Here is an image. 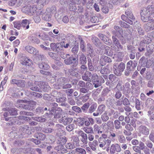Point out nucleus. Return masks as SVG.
I'll return each instance as SVG.
<instances>
[{
	"instance_id": "nucleus-38",
	"label": "nucleus",
	"mask_w": 154,
	"mask_h": 154,
	"mask_svg": "<svg viewBox=\"0 0 154 154\" xmlns=\"http://www.w3.org/2000/svg\"><path fill=\"white\" fill-rule=\"evenodd\" d=\"M72 119L71 118H66L65 117H63L60 120V122L62 123L65 125H66V121L68 122L69 123L71 122Z\"/></svg>"
},
{
	"instance_id": "nucleus-10",
	"label": "nucleus",
	"mask_w": 154,
	"mask_h": 154,
	"mask_svg": "<svg viewBox=\"0 0 154 154\" xmlns=\"http://www.w3.org/2000/svg\"><path fill=\"white\" fill-rule=\"evenodd\" d=\"M20 63L23 65L29 66L32 64V61L26 57H21Z\"/></svg>"
},
{
	"instance_id": "nucleus-40",
	"label": "nucleus",
	"mask_w": 154,
	"mask_h": 154,
	"mask_svg": "<svg viewBox=\"0 0 154 154\" xmlns=\"http://www.w3.org/2000/svg\"><path fill=\"white\" fill-rule=\"evenodd\" d=\"M56 101L57 103H63L66 101L67 99L65 95L63 94V96L58 98H56Z\"/></svg>"
},
{
	"instance_id": "nucleus-12",
	"label": "nucleus",
	"mask_w": 154,
	"mask_h": 154,
	"mask_svg": "<svg viewBox=\"0 0 154 154\" xmlns=\"http://www.w3.org/2000/svg\"><path fill=\"white\" fill-rule=\"evenodd\" d=\"M25 48L26 51L31 54L36 55L38 53V50L31 46L27 45Z\"/></svg>"
},
{
	"instance_id": "nucleus-64",
	"label": "nucleus",
	"mask_w": 154,
	"mask_h": 154,
	"mask_svg": "<svg viewBox=\"0 0 154 154\" xmlns=\"http://www.w3.org/2000/svg\"><path fill=\"white\" fill-rule=\"evenodd\" d=\"M127 49L129 52H131L136 51L135 48L133 46L131 45H127Z\"/></svg>"
},
{
	"instance_id": "nucleus-21",
	"label": "nucleus",
	"mask_w": 154,
	"mask_h": 154,
	"mask_svg": "<svg viewBox=\"0 0 154 154\" xmlns=\"http://www.w3.org/2000/svg\"><path fill=\"white\" fill-rule=\"evenodd\" d=\"M146 9L151 17V18L154 17V6H148L147 8H146Z\"/></svg>"
},
{
	"instance_id": "nucleus-3",
	"label": "nucleus",
	"mask_w": 154,
	"mask_h": 154,
	"mask_svg": "<svg viewBox=\"0 0 154 154\" xmlns=\"http://www.w3.org/2000/svg\"><path fill=\"white\" fill-rule=\"evenodd\" d=\"M146 8H143L140 13L141 19L143 22H147L152 19L151 17L147 12Z\"/></svg>"
},
{
	"instance_id": "nucleus-47",
	"label": "nucleus",
	"mask_w": 154,
	"mask_h": 154,
	"mask_svg": "<svg viewBox=\"0 0 154 154\" xmlns=\"http://www.w3.org/2000/svg\"><path fill=\"white\" fill-rule=\"evenodd\" d=\"M36 115H40L44 113L43 109V107H38L36 108L35 112Z\"/></svg>"
},
{
	"instance_id": "nucleus-28",
	"label": "nucleus",
	"mask_w": 154,
	"mask_h": 154,
	"mask_svg": "<svg viewBox=\"0 0 154 154\" xmlns=\"http://www.w3.org/2000/svg\"><path fill=\"white\" fill-rule=\"evenodd\" d=\"M36 57L34 58V61L35 63H38H38H41V61H42L44 60V56L43 55L38 54V53L35 55Z\"/></svg>"
},
{
	"instance_id": "nucleus-46",
	"label": "nucleus",
	"mask_w": 154,
	"mask_h": 154,
	"mask_svg": "<svg viewBox=\"0 0 154 154\" xmlns=\"http://www.w3.org/2000/svg\"><path fill=\"white\" fill-rule=\"evenodd\" d=\"M116 101V100L114 99L109 98L106 100V103L107 105L111 106L112 108Z\"/></svg>"
},
{
	"instance_id": "nucleus-36",
	"label": "nucleus",
	"mask_w": 154,
	"mask_h": 154,
	"mask_svg": "<svg viewBox=\"0 0 154 154\" xmlns=\"http://www.w3.org/2000/svg\"><path fill=\"white\" fill-rule=\"evenodd\" d=\"M109 77V80L112 84L116 82L118 80V78L113 74H110Z\"/></svg>"
},
{
	"instance_id": "nucleus-27",
	"label": "nucleus",
	"mask_w": 154,
	"mask_h": 154,
	"mask_svg": "<svg viewBox=\"0 0 154 154\" xmlns=\"http://www.w3.org/2000/svg\"><path fill=\"white\" fill-rule=\"evenodd\" d=\"M79 62L80 64H86L87 60L85 55L82 53L79 57Z\"/></svg>"
},
{
	"instance_id": "nucleus-44",
	"label": "nucleus",
	"mask_w": 154,
	"mask_h": 154,
	"mask_svg": "<svg viewBox=\"0 0 154 154\" xmlns=\"http://www.w3.org/2000/svg\"><path fill=\"white\" fill-rule=\"evenodd\" d=\"M56 47V51L59 52L60 51H62L63 49V44L62 43H57Z\"/></svg>"
},
{
	"instance_id": "nucleus-7",
	"label": "nucleus",
	"mask_w": 154,
	"mask_h": 154,
	"mask_svg": "<svg viewBox=\"0 0 154 154\" xmlns=\"http://www.w3.org/2000/svg\"><path fill=\"white\" fill-rule=\"evenodd\" d=\"M112 62L111 59L109 57L102 55L101 56L100 60V64L102 65H105L107 63H110Z\"/></svg>"
},
{
	"instance_id": "nucleus-56",
	"label": "nucleus",
	"mask_w": 154,
	"mask_h": 154,
	"mask_svg": "<svg viewBox=\"0 0 154 154\" xmlns=\"http://www.w3.org/2000/svg\"><path fill=\"white\" fill-rule=\"evenodd\" d=\"M75 3H70L69 5V9L70 11H75L77 10Z\"/></svg>"
},
{
	"instance_id": "nucleus-63",
	"label": "nucleus",
	"mask_w": 154,
	"mask_h": 154,
	"mask_svg": "<svg viewBox=\"0 0 154 154\" xmlns=\"http://www.w3.org/2000/svg\"><path fill=\"white\" fill-rule=\"evenodd\" d=\"M136 99H137L134 96H131L130 97L129 101L131 106L133 107H134V103H135Z\"/></svg>"
},
{
	"instance_id": "nucleus-31",
	"label": "nucleus",
	"mask_w": 154,
	"mask_h": 154,
	"mask_svg": "<svg viewBox=\"0 0 154 154\" xmlns=\"http://www.w3.org/2000/svg\"><path fill=\"white\" fill-rule=\"evenodd\" d=\"M104 54L108 56H112L113 55V52L110 50V47L106 45H104Z\"/></svg>"
},
{
	"instance_id": "nucleus-41",
	"label": "nucleus",
	"mask_w": 154,
	"mask_h": 154,
	"mask_svg": "<svg viewBox=\"0 0 154 154\" xmlns=\"http://www.w3.org/2000/svg\"><path fill=\"white\" fill-rule=\"evenodd\" d=\"M8 110L11 115L16 116L17 115V111L15 108H8Z\"/></svg>"
},
{
	"instance_id": "nucleus-48",
	"label": "nucleus",
	"mask_w": 154,
	"mask_h": 154,
	"mask_svg": "<svg viewBox=\"0 0 154 154\" xmlns=\"http://www.w3.org/2000/svg\"><path fill=\"white\" fill-rule=\"evenodd\" d=\"M152 41V40L149 38L147 36H145L144 39L140 42V45H142L143 44H149Z\"/></svg>"
},
{
	"instance_id": "nucleus-16",
	"label": "nucleus",
	"mask_w": 154,
	"mask_h": 154,
	"mask_svg": "<svg viewBox=\"0 0 154 154\" xmlns=\"http://www.w3.org/2000/svg\"><path fill=\"white\" fill-rule=\"evenodd\" d=\"M54 111V117L57 119L60 118L63 113L62 109L60 107H56L55 108Z\"/></svg>"
},
{
	"instance_id": "nucleus-11",
	"label": "nucleus",
	"mask_w": 154,
	"mask_h": 154,
	"mask_svg": "<svg viewBox=\"0 0 154 154\" xmlns=\"http://www.w3.org/2000/svg\"><path fill=\"white\" fill-rule=\"evenodd\" d=\"M121 150L120 145L118 144H112L110 148V152L112 154H114L116 151L119 152Z\"/></svg>"
},
{
	"instance_id": "nucleus-33",
	"label": "nucleus",
	"mask_w": 154,
	"mask_h": 154,
	"mask_svg": "<svg viewBox=\"0 0 154 154\" xmlns=\"http://www.w3.org/2000/svg\"><path fill=\"white\" fill-rule=\"evenodd\" d=\"M97 105L96 103H92L91 106L89 107L88 113H91L94 112L97 109Z\"/></svg>"
},
{
	"instance_id": "nucleus-51",
	"label": "nucleus",
	"mask_w": 154,
	"mask_h": 154,
	"mask_svg": "<svg viewBox=\"0 0 154 154\" xmlns=\"http://www.w3.org/2000/svg\"><path fill=\"white\" fill-rule=\"evenodd\" d=\"M79 90L80 93L86 94L89 93H91V92L89 91V89L88 88H85V87L79 88Z\"/></svg>"
},
{
	"instance_id": "nucleus-50",
	"label": "nucleus",
	"mask_w": 154,
	"mask_h": 154,
	"mask_svg": "<svg viewBox=\"0 0 154 154\" xmlns=\"http://www.w3.org/2000/svg\"><path fill=\"white\" fill-rule=\"evenodd\" d=\"M152 65L153 66V69L154 70V58H151L149 60H148L146 66L147 68H149Z\"/></svg>"
},
{
	"instance_id": "nucleus-52",
	"label": "nucleus",
	"mask_w": 154,
	"mask_h": 154,
	"mask_svg": "<svg viewBox=\"0 0 154 154\" xmlns=\"http://www.w3.org/2000/svg\"><path fill=\"white\" fill-rule=\"evenodd\" d=\"M154 77L152 73L150 71H147L146 73L145 78L147 80H152L153 79Z\"/></svg>"
},
{
	"instance_id": "nucleus-59",
	"label": "nucleus",
	"mask_w": 154,
	"mask_h": 154,
	"mask_svg": "<svg viewBox=\"0 0 154 154\" xmlns=\"http://www.w3.org/2000/svg\"><path fill=\"white\" fill-rule=\"evenodd\" d=\"M116 67L118 68L119 69H120L121 71L122 72L124 71L125 69V63L123 62L120 63L118 65L116 64Z\"/></svg>"
},
{
	"instance_id": "nucleus-26",
	"label": "nucleus",
	"mask_w": 154,
	"mask_h": 154,
	"mask_svg": "<svg viewBox=\"0 0 154 154\" xmlns=\"http://www.w3.org/2000/svg\"><path fill=\"white\" fill-rule=\"evenodd\" d=\"M98 144V143L97 140H94L92 142H90L88 143V145L91 149L93 151H95L96 149V146Z\"/></svg>"
},
{
	"instance_id": "nucleus-2",
	"label": "nucleus",
	"mask_w": 154,
	"mask_h": 154,
	"mask_svg": "<svg viewBox=\"0 0 154 154\" xmlns=\"http://www.w3.org/2000/svg\"><path fill=\"white\" fill-rule=\"evenodd\" d=\"M65 63L67 65H70L73 67H76L79 64V60L78 58H76L72 56L67 57L64 59Z\"/></svg>"
},
{
	"instance_id": "nucleus-18",
	"label": "nucleus",
	"mask_w": 154,
	"mask_h": 154,
	"mask_svg": "<svg viewBox=\"0 0 154 154\" xmlns=\"http://www.w3.org/2000/svg\"><path fill=\"white\" fill-rule=\"evenodd\" d=\"M15 106L17 107H22L24 109L28 110H32L33 109L32 106L30 105L29 103L27 104H24L17 103L15 104Z\"/></svg>"
},
{
	"instance_id": "nucleus-30",
	"label": "nucleus",
	"mask_w": 154,
	"mask_h": 154,
	"mask_svg": "<svg viewBox=\"0 0 154 154\" xmlns=\"http://www.w3.org/2000/svg\"><path fill=\"white\" fill-rule=\"evenodd\" d=\"M30 22L26 19L23 20L21 22V26H22L24 28H25V29H28L29 28V24Z\"/></svg>"
},
{
	"instance_id": "nucleus-34",
	"label": "nucleus",
	"mask_w": 154,
	"mask_h": 154,
	"mask_svg": "<svg viewBox=\"0 0 154 154\" xmlns=\"http://www.w3.org/2000/svg\"><path fill=\"white\" fill-rule=\"evenodd\" d=\"M116 64L114 65L113 66V72L114 74L117 76H120L122 75V72L120 69L116 67Z\"/></svg>"
},
{
	"instance_id": "nucleus-61",
	"label": "nucleus",
	"mask_w": 154,
	"mask_h": 154,
	"mask_svg": "<svg viewBox=\"0 0 154 154\" xmlns=\"http://www.w3.org/2000/svg\"><path fill=\"white\" fill-rule=\"evenodd\" d=\"M123 105L125 106H128L130 105L129 100L127 98L125 97L122 98Z\"/></svg>"
},
{
	"instance_id": "nucleus-1",
	"label": "nucleus",
	"mask_w": 154,
	"mask_h": 154,
	"mask_svg": "<svg viewBox=\"0 0 154 154\" xmlns=\"http://www.w3.org/2000/svg\"><path fill=\"white\" fill-rule=\"evenodd\" d=\"M69 82L67 78L62 77L57 79L56 84L53 86L54 88L56 89L61 88L66 89L71 88L72 86Z\"/></svg>"
},
{
	"instance_id": "nucleus-9",
	"label": "nucleus",
	"mask_w": 154,
	"mask_h": 154,
	"mask_svg": "<svg viewBox=\"0 0 154 154\" xmlns=\"http://www.w3.org/2000/svg\"><path fill=\"white\" fill-rule=\"evenodd\" d=\"M137 65V61L130 60L127 63L126 67L134 71Z\"/></svg>"
},
{
	"instance_id": "nucleus-24",
	"label": "nucleus",
	"mask_w": 154,
	"mask_h": 154,
	"mask_svg": "<svg viewBox=\"0 0 154 154\" xmlns=\"http://www.w3.org/2000/svg\"><path fill=\"white\" fill-rule=\"evenodd\" d=\"M112 33L114 35L112 37V42L115 45L117 43L119 42V41L116 38V37L119 38V37L118 35V32L114 31L112 32Z\"/></svg>"
},
{
	"instance_id": "nucleus-58",
	"label": "nucleus",
	"mask_w": 154,
	"mask_h": 154,
	"mask_svg": "<svg viewBox=\"0 0 154 154\" xmlns=\"http://www.w3.org/2000/svg\"><path fill=\"white\" fill-rule=\"evenodd\" d=\"M69 72L70 75L72 76H75L76 78H79L80 77V75L79 74L73 70H70Z\"/></svg>"
},
{
	"instance_id": "nucleus-45",
	"label": "nucleus",
	"mask_w": 154,
	"mask_h": 154,
	"mask_svg": "<svg viewBox=\"0 0 154 154\" xmlns=\"http://www.w3.org/2000/svg\"><path fill=\"white\" fill-rule=\"evenodd\" d=\"M106 106L104 104H101L99 105L97 108V111L101 114L105 109Z\"/></svg>"
},
{
	"instance_id": "nucleus-5",
	"label": "nucleus",
	"mask_w": 154,
	"mask_h": 154,
	"mask_svg": "<svg viewBox=\"0 0 154 154\" xmlns=\"http://www.w3.org/2000/svg\"><path fill=\"white\" fill-rule=\"evenodd\" d=\"M67 36L70 37L69 39V42L66 45H63V47L65 48H67L69 46L72 47V46L75 44L76 42L75 38L71 34H68L67 35Z\"/></svg>"
},
{
	"instance_id": "nucleus-35",
	"label": "nucleus",
	"mask_w": 154,
	"mask_h": 154,
	"mask_svg": "<svg viewBox=\"0 0 154 154\" xmlns=\"http://www.w3.org/2000/svg\"><path fill=\"white\" fill-rule=\"evenodd\" d=\"M121 19L123 21H125L126 23H128L131 25L133 24V20H130L129 19L128 17H127L125 15H122L121 17Z\"/></svg>"
},
{
	"instance_id": "nucleus-13",
	"label": "nucleus",
	"mask_w": 154,
	"mask_h": 154,
	"mask_svg": "<svg viewBox=\"0 0 154 154\" xmlns=\"http://www.w3.org/2000/svg\"><path fill=\"white\" fill-rule=\"evenodd\" d=\"M11 83L13 84H16L18 87L23 88L25 86L24 81L23 80L13 79L11 82Z\"/></svg>"
},
{
	"instance_id": "nucleus-15",
	"label": "nucleus",
	"mask_w": 154,
	"mask_h": 154,
	"mask_svg": "<svg viewBox=\"0 0 154 154\" xmlns=\"http://www.w3.org/2000/svg\"><path fill=\"white\" fill-rule=\"evenodd\" d=\"M98 78H93L92 79L93 81V85L95 88H97L99 87L97 89V91H100L102 88V87L101 86V85L100 82V81L98 79Z\"/></svg>"
},
{
	"instance_id": "nucleus-25",
	"label": "nucleus",
	"mask_w": 154,
	"mask_h": 154,
	"mask_svg": "<svg viewBox=\"0 0 154 154\" xmlns=\"http://www.w3.org/2000/svg\"><path fill=\"white\" fill-rule=\"evenodd\" d=\"M92 41L93 43L97 47H100L101 43L100 40L97 37H94L92 38Z\"/></svg>"
},
{
	"instance_id": "nucleus-8",
	"label": "nucleus",
	"mask_w": 154,
	"mask_h": 154,
	"mask_svg": "<svg viewBox=\"0 0 154 154\" xmlns=\"http://www.w3.org/2000/svg\"><path fill=\"white\" fill-rule=\"evenodd\" d=\"M78 134L79 136H81L82 138L80 139L83 145L87 144L88 143V137L86 134L82 131H78Z\"/></svg>"
},
{
	"instance_id": "nucleus-42",
	"label": "nucleus",
	"mask_w": 154,
	"mask_h": 154,
	"mask_svg": "<svg viewBox=\"0 0 154 154\" xmlns=\"http://www.w3.org/2000/svg\"><path fill=\"white\" fill-rule=\"evenodd\" d=\"M51 95L56 98H58L63 96V94L60 92H58L56 91H54L51 93Z\"/></svg>"
},
{
	"instance_id": "nucleus-49",
	"label": "nucleus",
	"mask_w": 154,
	"mask_h": 154,
	"mask_svg": "<svg viewBox=\"0 0 154 154\" xmlns=\"http://www.w3.org/2000/svg\"><path fill=\"white\" fill-rule=\"evenodd\" d=\"M29 39L30 41L33 43L38 44L40 42V40L35 36H31L30 37Z\"/></svg>"
},
{
	"instance_id": "nucleus-54",
	"label": "nucleus",
	"mask_w": 154,
	"mask_h": 154,
	"mask_svg": "<svg viewBox=\"0 0 154 154\" xmlns=\"http://www.w3.org/2000/svg\"><path fill=\"white\" fill-rule=\"evenodd\" d=\"M91 94V93H89L81 97V100H82V101L83 102H85L87 101L89 98Z\"/></svg>"
},
{
	"instance_id": "nucleus-6",
	"label": "nucleus",
	"mask_w": 154,
	"mask_h": 154,
	"mask_svg": "<svg viewBox=\"0 0 154 154\" xmlns=\"http://www.w3.org/2000/svg\"><path fill=\"white\" fill-rule=\"evenodd\" d=\"M97 36L105 44L109 46L111 45L112 44L111 40L106 35L101 33H99L98 34Z\"/></svg>"
},
{
	"instance_id": "nucleus-20",
	"label": "nucleus",
	"mask_w": 154,
	"mask_h": 154,
	"mask_svg": "<svg viewBox=\"0 0 154 154\" xmlns=\"http://www.w3.org/2000/svg\"><path fill=\"white\" fill-rule=\"evenodd\" d=\"M39 86L44 92H48L50 89L49 86L47 83L44 82H41L40 85Z\"/></svg>"
},
{
	"instance_id": "nucleus-60",
	"label": "nucleus",
	"mask_w": 154,
	"mask_h": 154,
	"mask_svg": "<svg viewBox=\"0 0 154 154\" xmlns=\"http://www.w3.org/2000/svg\"><path fill=\"white\" fill-rule=\"evenodd\" d=\"M38 82H36L34 84V85H33L32 87L30 88V89L32 91L40 92H41V91L40 90V88L37 86H35V85L38 84Z\"/></svg>"
},
{
	"instance_id": "nucleus-17",
	"label": "nucleus",
	"mask_w": 154,
	"mask_h": 154,
	"mask_svg": "<svg viewBox=\"0 0 154 154\" xmlns=\"http://www.w3.org/2000/svg\"><path fill=\"white\" fill-rule=\"evenodd\" d=\"M73 140V143L74 145H75L76 146L82 147H84V145H83L82 143H79V140L78 137L77 136H74L72 137Z\"/></svg>"
},
{
	"instance_id": "nucleus-39",
	"label": "nucleus",
	"mask_w": 154,
	"mask_h": 154,
	"mask_svg": "<svg viewBox=\"0 0 154 154\" xmlns=\"http://www.w3.org/2000/svg\"><path fill=\"white\" fill-rule=\"evenodd\" d=\"M110 70L108 68L107 66H104L103 68H102V70L100 72V73L103 75H106L109 73Z\"/></svg>"
},
{
	"instance_id": "nucleus-23",
	"label": "nucleus",
	"mask_w": 154,
	"mask_h": 154,
	"mask_svg": "<svg viewBox=\"0 0 154 154\" xmlns=\"http://www.w3.org/2000/svg\"><path fill=\"white\" fill-rule=\"evenodd\" d=\"M51 14L50 12H48L46 11L42 15V19L46 21H49L51 20Z\"/></svg>"
},
{
	"instance_id": "nucleus-55",
	"label": "nucleus",
	"mask_w": 154,
	"mask_h": 154,
	"mask_svg": "<svg viewBox=\"0 0 154 154\" xmlns=\"http://www.w3.org/2000/svg\"><path fill=\"white\" fill-rule=\"evenodd\" d=\"M75 152H77L79 153V154H86V150L84 149L81 147H77L76 148L75 151Z\"/></svg>"
},
{
	"instance_id": "nucleus-43",
	"label": "nucleus",
	"mask_w": 154,
	"mask_h": 154,
	"mask_svg": "<svg viewBox=\"0 0 154 154\" xmlns=\"http://www.w3.org/2000/svg\"><path fill=\"white\" fill-rule=\"evenodd\" d=\"M89 104L88 103H85L81 107V109L85 113H88V108L89 107Z\"/></svg>"
},
{
	"instance_id": "nucleus-14",
	"label": "nucleus",
	"mask_w": 154,
	"mask_h": 154,
	"mask_svg": "<svg viewBox=\"0 0 154 154\" xmlns=\"http://www.w3.org/2000/svg\"><path fill=\"white\" fill-rule=\"evenodd\" d=\"M22 128L21 129V131L23 133H25L28 134H30L32 133L34 131V130L31 129V127H29L28 126H22Z\"/></svg>"
},
{
	"instance_id": "nucleus-53",
	"label": "nucleus",
	"mask_w": 154,
	"mask_h": 154,
	"mask_svg": "<svg viewBox=\"0 0 154 154\" xmlns=\"http://www.w3.org/2000/svg\"><path fill=\"white\" fill-rule=\"evenodd\" d=\"M119 25L122 27L127 29H128L130 28V25L122 20L119 21Z\"/></svg>"
},
{
	"instance_id": "nucleus-29",
	"label": "nucleus",
	"mask_w": 154,
	"mask_h": 154,
	"mask_svg": "<svg viewBox=\"0 0 154 154\" xmlns=\"http://www.w3.org/2000/svg\"><path fill=\"white\" fill-rule=\"evenodd\" d=\"M66 141L67 139L65 137H60L57 139V143L63 146L65 144Z\"/></svg>"
},
{
	"instance_id": "nucleus-32",
	"label": "nucleus",
	"mask_w": 154,
	"mask_h": 154,
	"mask_svg": "<svg viewBox=\"0 0 154 154\" xmlns=\"http://www.w3.org/2000/svg\"><path fill=\"white\" fill-rule=\"evenodd\" d=\"M34 137L38 140H44L45 138V135L42 133L39 132L36 133L34 135Z\"/></svg>"
},
{
	"instance_id": "nucleus-37",
	"label": "nucleus",
	"mask_w": 154,
	"mask_h": 154,
	"mask_svg": "<svg viewBox=\"0 0 154 154\" xmlns=\"http://www.w3.org/2000/svg\"><path fill=\"white\" fill-rule=\"evenodd\" d=\"M125 14L130 19L133 21L135 20V17L134 16L131 11L130 10H127L125 12Z\"/></svg>"
},
{
	"instance_id": "nucleus-57",
	"label": "nucleus",
	"mask_w": 154,
	"mask_h": 154,
	"mask_svg": "<svg viewBox=\"0 0 154 154\" xmlns=\"http://www.w3.org/2000/svg\"><path fill=\"white\" fill-rule=\"evenodd\" d=\"M84 130L87 133H93L92 128L89 126H87L86 127H85L84 128Z\"/></svg>"
},
{
	"instance_id": "nucleus-62",
	"label": "nucleus",
	"mask_w": 154,
	"mask_h": 154,
	"mask_svg": "<svg viewBox=\"0 0 154 154\" xmlns=\"http://www.w3.org/2000/svg\"><path fill=\"white\" fill-rule=\"evenodd\" d=\"M56 8L55 6H53L50 8H47L46 10V11L50 12L51 14L54 13L56 11Z\"/></svg>"
},
{
	"instance_id": "nucleus-4",
	"label": "nucleus",
	"mask_w": 154,
	"mask_h": 154,
	"mask_svg": "<svg viewBox=\"0 0 154 154\" xmlns=\"http://www.w3.org/2000/svg\"><path fill=\"white\" fill-rule=\"evenodd\" d=\"M91 77L92 80L93 78H98V76L96 73L92 74L89 71L86 72L84 75L82 76V79L87 82L91 81V79L90 78Z\"/></svg>"
},
{
	"instance_id": "nucleus-19",
	"label": "nucleus",
	"mask_w": 154,
	"mask_h": 154,
	"mask_svg": "<svg viewBox=\"0 0 154 154\" xmlns=\"http://www.w3.org/2000/svg\"><path fill=\"white\" fill-rule=\"evenodd\" d=\"M38 65L39 68L41 69L47 70L50 68L48 64L45 60L42 61L41 63H38Z\"/></svg>"
},
{
	"instance_id": "nucleus-22",
	"label": "nucleus",
	"mask_w": 154,
	"mask_h": 154,
	"mask_svg": "<svg viewBox=\"0 0 154 154\" xmlns=\"http://www.w3.org/2000/svg\"><path fill=\"white\" fill-rule=\"evenodd\" d=\"M139 130L140 132L143 134L147 135L149 134V130L145 126H140Z\"/></svg>"
}]
</instances>
